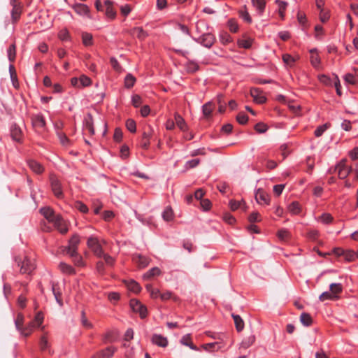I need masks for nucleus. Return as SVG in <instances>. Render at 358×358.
Listing matches in <instances>:
<instances>
[{
	"label": "nucleus",
	"instance_id": "f257e3e1",
	"mask_svg": "<svg viewBox=\"0 0 358 358\" xmlns=\"http://www.w3.org/2000/svg\"><path fill=\"white\" fill-rule=\"evenodd\" d=\"M87 245L97 257L101 258V255H103V250L98 237L94 235L89 236L87 241Z\"/></svg>",
	"mask_w": 358,
	"mask_h": 358
},
{
	"label": "nucleus",
	"instance_id": "f03ea898",
	"mask_svg": "<svg viewBox=\"0 0 358 358\" xmlns=\"http://www.w3.org/2000/svg\"><path fill=\"white\" fill-rule=\"evenodd\" d=\"M17 264L20 267V273L22 274L29 275L36 268L34 260L28 257H24L22 261H18Z\"/></svg>",
	"mask_w": 358,
	"mask_h": 358
},
{
	"label": "nucleus",
	"instance_id": "7ed1b4c3",
	"mask_svg": "<svg viewBox=\"0 0 358 358\" xmlns=\"http://www.w3.org/2000/svg\"><path fill=\"white\" fill-rule=\"evenodd\" d=\"M129 305L133 311L138 313L142 319L145 318L147 317V308L145 306L143 305L138 300L136 299H131Z\"/></svg>",
	"mask_w": 358,
	"mask_h": 358
},
{
	"label": "nucleus",
	"instance_id": "20e7f679",
	"mask_svg": "<svg viewBox=\"0 0 358 358\" xmlns=\"http://www.w3.org/2000/svg\"><path fill=\"white\" fill-rule=\"evenodd\" d=\"M50 181L52 191L54 195L58 199H62L64 196V194L60 181L56 176L53 175L50 176Z\"/></svg>",
	"mask_w": 358,
	"mask_h": 358
},
{
	"label": "nucleus",
	"instance_id": "39448f33",
	"mask_svg": "<svg viewBox=\"0 0 358 358\" xmlns=\"http://www.w3.org/2000/svg\"><path fill=\"white\" fill-rule=\"evenodd\" d=\"M347 160H341L336 166V170L338 171L339 178L345 179L352 171V167L346 164Z\"/></svg>",
	"mask_w": 358,
	"mask_h": 358
},
{
	"label": "nucleus",
	"instance_id": "423d86ee",
	"mask_svg": "<svg viewBox=\"0 0 358 358\" xmlns=\"http://www.w3.org/2000/svg\"><path fill=\"white\" fill-rule=\"evenodd\" d=\"M153 130L151 127L145 129L142 134L139 145L143 150H148L150 145V139L152 137Z\"/></svg>",
	"mask_w": 358,
	"mask_h": 358
},
{
	"label": "nucleus",
	"instance_id": "0eeeda50",
	"mask_svg": "<svg viewBox=\"0 0 358 358\" xmlns=\"http://www.w3.org/2000/svg\"><path fill=\"white\" fill-rule=\"evenodd\" d=\"M31 123L36 129L44 130L45 128V120L43 114L36 113L31 116Z\"/></svg>",
	"mask_w": 358,
	"mask_h": 358
},
{
	"label": "nucleus",
	"instance_id": "6e6552de",
	"mask_svg": "<svg viewBox=\"0 0 358 358\" xmlns=\"http://www.w3.org/2000/svg\"><path fill=\"white\" fill-rule=\"evenodd\" d=\"M54 227L62 234H65L69 231L67 222L63 219L61 215H58L52 222Z\"/></svg>",
	"mask_w": 358,
	"mask_h": 358
},
{
	"label": "nucleus",
	"instance_id": "1a4fd4ad",
	"mask_svg": "<svg viewBox=\"0 0 358 358\" xmlns=\"http://www.w3.org/2000/svg\"><path fill=\"white\" fill-rule=\"evenodd\" d=\"M196 41L206 48H210L215 41V37L213 34L206 33L201 34Z\"/></svg>",
	"mask_w": 358,
	"mask_h": 358
},
{
	"label": "nucleus",
	"instance_id": "9d476101",
	"mask_svg": "<svg viewBox=\"0 0 358 358\" xmlns=\"http://www.w3.org/2000/svg\"><path fill=\"white\" fill-rule=\"evenodd\" d=\"M80 243V237L78 234H74L69 241L66 247V253H74L78 251V245Z\"/></svg>",
	"mask_w": 358,
	"mask_h": 358
},
{
	"label": "nucleus",
	"instance_id": "9b49d317",
	"mask_svg": "<svg viewBox=\"0 0 358 358\" xmlns=\"http://www.w3.org/2000/svg\"><path fill=\"white\" fill-rule=\"evenodd\" d=\"M72 8L79 15L91 18L90 10L88 6L84 3H76L72 6Z\"/></svg>",
	"mask_w": 358,
	"mask_h": 358
},
{
	"label": "nucleus",
	"instance_id": "f8f14e48",
	"mask_svg": "<svg viewBox=\"0 0 358 358\" xmlns=\"http://www.w3.org/2000/svg\"><path fill=\"white\" fill-rule=\"evenodd\" d=\"M133 262L138 266L140 268H144L148 266L150 262V259L148 257L135 254L132 257Z\"/></svg>",
	"mask_w": 358,
	"mask_h": 358
},
{
	"label": "nucleus",
	"instance_id": "ddd939ff",
	"mask_svg": "<svg viewBox=\"0 0 358 358\" xmlns=\"http://www.w3.org/2000/svg\"><path fill=\"white\" fill-rule=\"evenodd\" d=\"M117 351V348L114 346H108L103 350L96 353L92 358H110Z\"/></svg>",
	"mask_w": 358,
	"mask_h": 358
},
{
	"label": "nucleus",
	"instance_id": "4468645a",
	"mask_svg": "<svg viewBox=\"0 0 358 358\" xmlns=\"http://www.w3.org/2000/svg\"><path fill=\"white\" fill-rule=\"evenodd\" d=\"M250 95L253 98L254 101L257 103L262 104L265 103L266 101V96L264 95L263 92L259 88H251Z\"/></svg>",
	"mask_w": 358,
	"mask_h": 358
},
{
	"label": "nucleus",
	"instance_id": "2eb2a0df",
	"mask_svg": "<svg viewBox=\"0 0 358 358\" xmlns=\"http://www.w3.org/2000/svg\"><path fill=\"white\" fill-rule=\"evenodd\" d=\"M151 341L152 344L161 348H166L169 345L167 338L161 334H154L152 336Z\"/></svg>",
	"mask_w": 358,
	"mask_h": 358
},
{
	"label": "nucleus",
	"instance_id": "dca6fc26",
	"mask_svg": "<svg viewBox=\"0 0 358 358\" xmlns=\"http://www.w3.org/2000/svg\"><path fill=\"white\" fill-rule=\"evenodd\" d=\"M27 163L29 169L36 174H42L45 171L44 166L34 159H28Z\"/></svg>",
	"mask_w": 358,
	"mask_h": 358
},
{
	"label": "nucleus",
	"instance_id": "f3484780",
	"mask_svg": "<svg viewBox=\"0 0 358 358\" xmlns=\"http://www.w3.org/2000/svg\"><path fill=\"white\" fill-rule=\"evenodd\" d=\"M40 212L50 223H52L55 218L59 215V214H56L53 209L50 207L41 208Z\"/></svg>",
	"mask_w": 358,
	"mask_h": 358
},
{
	"label": "nucleus",
	"instance_id": "a211bd4d",
	"mask_svg": "<svg viewBox=\"0 0 358 358\" xmlns=\"http://www.w3.org/2000/svg\"><path fill=\"white\" fill-rule=\"evenodd\" d=\"M255 199L259 204H269L270 196L263 189H259L255 193Z\"/></svg>",
	"mask_w": 358,
	"mask_h": 358
},
{
	"label": "nucleus",
	"instance_id": "6ab92c4d",
	"mask_svg": "<svg viewBox=\"0 0 358 358\" xmlns=\"http://www.w3.org/2000/svg\"><path fill=\"white\" fill-rule=\"evenodd\" d=\"M10 136L12 139L17 142H21L22 139V131L19 126L14 124L10 127Z\"/></svg>",
	"mask_w": 358,
	"mask_h": 358
},
{
	"label": "nucleus",
	"instance_id": "aec40b11",
	"mask_svg": "<svg viewBox=\"0 0 358 358\" xmlns=\"http://www.w3.org/2000/svg\"><path fill=\"white\" fill-rule=\"evenodd\" d=\"M174 120L176 125L180 129L182 132H186L188 131V126L185 120V119L178 113H174Z\"/></svg>",
	"mask_w": 358,
	"mask_h": 358
},
{
	"label": "nucleus",
	"instance_id": "412c9836",
	"mask_svg": "<svg viewBox=\"0 0 358 358\" xmlns=\"http://www.w3.org/2000/svg\"><path fill=\"white\" fill-rule=\"evenodd\" d=\"M254 43V38L243 35L242 38L237 41V45L241 48L250 49Z\"/></svg>",
	"mask_w": 358,
	"mask_h": 358
},
{
	"label": "nucleus",
	"instance_id": "4be33fe9",
	"mask_svg": "<svg viewBox=\"0 0 358 358\" xmlns=\"http://www.w3.org/2000/svg\"><path fill=\"white\" fill-rule=\"evenodd\" d=\"M310 64L315 69H318L321 64V59L317 52V50L316 48L311 49L310 50Z\"/></svg>",
	"mask_w": 358,
	"mask_h": 358
},
{
	"label": "nucleus",
	"instance_id": "5701e85b",
	"mask_svg": "<svg viewBox=\"0 0 358 358\" xmlns=\"http://www.w3.org/2000/svg\"><path fill=\"white\" fill-rule=\"evenodd\" d=\"M180 343L185 346L189 347L191 350H198V348L193 343L192 341V336L190 334H187L182 336Z\"/></svg>",
	"mask_w": 358,
	"mask_h": 358
},
{
	"label": "nucleus",
	"instance_id": "b1692460",
	"mask_svg": "<svg viewBox=\"0 0 358 358\" xmlns=\"http://www.w3.org/2000/svg\"><path fill=\"white\" fill-rule=\"evenodd\" d=\"M35 328H37V327L34 324V322L31 321L25 327H23L19 332L23 336L28 337L32 334Z\"/></svg>",
	"mask_w": 358,
	"mask_h": 358
},
{
	"label": "nucleus",
	"instance_id": "393cba45",
	"mask_svg": "<svg viewBox=\"0 0 358 358\" xmlns=\"http://www.w3.org/2000/svg\"><path fill=\"white\" fill-rule=\"evenodd\" d=\"M252 6L255 8L257 13L262 15L266 8L265 0H251Z\"/></svg>",
	"mask_w": 358,
	"mask_h": 358
},
{
	"label": "nucleus",
	"instance_id": "a878e982",
	"mask_svg": "<svg viewBox=\"0 0 358 358\" xmlns=\"http://www.w3.org/2000/svg\"><path fill=\"white\" fill-rule=\"evenodd\" d=\"M13 8L11 10V17L13 22H17L21 15V8L15 4V0H10Z\"/></svg>",
	"mask_w": 358,
	"mask_h": 358
},
{
	"label": "nucleus",
	"instance_id": "bb28decb",
	"mask_svg": "<svg viewBox=\"0 0 358 358\" xmlns=\"http://www.w3.org/2000/svg\"><path fill=\"white\" fill-rule=\"evenodd\" d=\"M287 210L292 215H297L301 213L302 208L299 202L295 201L288 205Z\"/></svg>",
	"mask_w": 358,
	"mask_h": 358
},
{
	"label": "nucleus",
	"instance_id": "cd10ccee",
	"mask_svg": "<svg viewBox=\"0 0 358 358\" xmlns=\"http://www.w3.org/2000/svg\"><path fill=\"white\" fill-rule=\"evenodd\" d=\"M215 106L211 101L206 103L202 106V113L205 118L208 119L211 117Z\"/></svg>",
	"mask_w": 358,
	"mask_h": 358
},
{
	"label": "nucleus",
	"instance_id": "c85d7f7f",
	"mask_svg": "<svg viewBox=\"0 0 358 358\" xmlns=\"http://www.w3.org/2000/svg\"><path fill=\"white\" fill-rule=\"evenodd\" d=\"M39 347H40L41 350H42V351L48 350L50 353L51 352L50 344L48 341L47 333H45L40 338Z\"/></svg>",
	"mask_w": 358,
	"mask_h": 358
},
{
	"label": "nucleus",
	"instance_id": "c756f323",
	"mask_svg": "<svg viewBox=\"0 0 358 358\" xmlns=\"http://www.w3.org/2000/svg\"><path fill=\"white\" fill-rule=\"evenodd\" d=\"M125 285H126L127 289L134 293L137 294V293L140 292L141 290V287L140 285L134 280H129L125 281Z\"/></svg>",
	"mask_w": 358,
	"mask_h": 358
},
{
	"label": "nucleus",
	"instance_id": "7c9ffc66",
	"mask_svg": "<svg viewBox=\"0 0 358 358\" xmlns=\"http://www.w3.org/2000/svg\"><path fill=\"white\" fill-rule=\"evenodd\" d=\"M330 292L334 294V297L336 299L339 298V294L343 291V286L341 283H331L329 285Z\"/></svg>",
	"mask_w": 358,
	"mask_h": 358
},
{
	"label": "nucleus",
	"instance_id": "2f4dec72",
	"mask_svg": "<svg viewBox=\"0 0 358 358\" xmlns=\"http://www.w3.org/2000/svg\"><path fill=\"white\" fill-rule=\"evenodd\" d=\"M68 255L72 258L73 262L76 266L84 267L85 266V263L82 257L76 251L75 254L73 253H68Z\"/></svg>",
	"mask_w": 358,
	"mask_h": 358
},
{
	"label": "nucleus",
	"instance_id": "473e14b6",
	"mask_svg": "<svg viewBox=\"0 0 358 358\" xmlns=\"http://www.w3.org/2000/svg\"><path fill=\"white\" fill-rule=\"evenodd\" d=\"M255 339L256 338L254 334H251L247 337H245L240 344V348L243 349H248V348L253 345V343L255 342Z\"/></svg>",
	"mask_w": 358,
	"mask_h": 358
},
{
	"label": "nucleus",
	"instance_id": "72a5a7b5",
	"mask_svg": "<svg viewBox=\"0 0 358 358\" xmlns=\"http://www.w3.org/2000/svg\"><path fill=\"white\" fill-rule=\"evenodd\" d=\"M229 207L232 210H236L238 208L243 209V210H246V205L243 200L236 201V200H230L229 201Z\"/></svg>",
	"mask_w": 358,
	"mask_h": 358
},
{
	"label": "nucleus",
	"instance_id": "f704fd0d",
	"mask_svg": "<svg viewBox=\"0 0 358 358\" xmlns=\"http://www.w3.org/2000/svg\"><path fill=\"white\" fill-rule=\"evenodd\" d=\"M162 218L166 222H170L174 219V213L170 206H166L162 213Z\"/></svg>",
	"mask_w": 358,
	"mask_h": 358
},
{
	"label": "nucleus",
	"instance_id": "c9c22d12",
	"mask_svg": "<svg viewBox=\"0 0 358 358\" xmlns=\"http://www.w3.org/2000/svg\"><path fill=\"white\" fill-rule=\"evenodd\" d=\"M59 268L64 274L69 275L76 274L74 268L64 262H61L59 264Z\"/></svg>",
	"mask_w": 358,
	"mask_h": 358
},
{
	"label": "nucleus",
	"instance_id": "e433bc0d",
	"mask_svg": "<svg viewBox=\"0 0 358 358\" xmlns=\"http://www.w3.org/2000/svg\"><path fill=\"white\" fill-rule=\"evenodd\" d=\"M160 274L161 270L158 267L155 266L145 273L143 275V278L144 280H150L155 276L159 275Z\"/></svg>",
	"mask_w": 358,
	"mask_h": 358
},
{
	"label": "nucleus",
	"instance_id": "4c0bfd02",
	"mask_svg": "<svg viewBox=\"0 0 358 358\" xmlns=\"http://www.w3.org/2000/svg\"><path fill=\"white\" fill-rule=\"evenodd\" d=\"M44 321V315L43 312L38 311L34 316V320L31 322H34V324L38 328H41V331H43L45 329L44 326H42V324Z\"/></svg>",
	"mask_w": 358,
	"mask_h": 358
},
{
	"label": "nucleus",
	"instance_id": "58836bf2",
	"mask_svg": "<svg viewBox=\"0 0 358 358\" xmlns=\"http://www.w3.org/2000/svg\"><path fill=\"white\" fill-rule=\"evenodd\" d=\"M106 15L110 20H113L116 16V11L114 10L112 3L109 1H106Z\"/></svg>",
	"mask_w": 358,
	"mask_h": 358
},
{
	"label": "nucleus",
	"instance_id": "ea45409f",
	"mask_svg": "<svg viewBox=\"0 0 358 358\" xmlns=\"http://www.w3.org/2000/svg\"><path fill=\"white\" fill-rule=\"evenodd\" d=\"M116 339V334L114 331L108 330L103 335V343H113Z\"/></svg>",
	"mask_w": 358,
	"mask_h": 358
},
{
	"label": "nucleus",
	"instance_id": "a19ab883",
	"mask_svg": "<svg viewBox=\"0 0 358 358\" xmlns=\"http://www.w3.org/2000/svg\"><path fill=\"white\" fill-rule=\"evenodd\" d=\"M224 347V345L222 343L219 342H214V343H209L206 344H203L202 345V348L203 350L206 351H212L214 350V349L216 348V350H218Z\"/></svg>",
	"mask_w": 358,
	"mask_h": 358
},
{
	"label": "nucleus",
	"instance_id": "79ce46f5",
	"mask_svg": "<svg viewBox=\"0 0 358 358\" xmlns=\"http://www.w3.org/2000/svg\"><path fill=\"white\" fill-rule=\"evenodd\" d=\"M283 62L288 66H294L296 61L299 59V57H294L289 54H284L282 57Z\"/></svg>",
	"mask_w": 358,
	"mask_h": 358
},
{
	"label": "nucleus",
	"instance_id": "37998d69",
	"mask_svg": "<svg viewBox=\"0 0 358 358\" xmlns=\"http://www.w3.org/2000/svg\"><path fill=\"white\" fill-rule=\"evenodd\" d=\"M7 56L10 62H13L16 57V45L12 43L7 50Z\"/></svg>",
	"mask_w": 358,
	"mask_h": 358
},
{
	"label": "nucleus",
	"instance_id": "c03bdc74",
	"mask_svg": "<svg viewBox=\"0 0 358 358\" xmlns=\"http://www.w3.org/2000/svg\"><path fill=\"white\" fill-rule=\"evenodd\" d=\"M132 34L141 40H143L148 36L146 31L142 27H134L132 29Z\"/></svg>",
	"mask_w": 358,
	"mask_h": 358
},
{
	"label": "nucleus",
	"instance_id": "a18cd8bd",
	"mask_svg": "<svg viewBox=\"0 0 358 358\" xmlns=\"http://www.w3.org/2000/svg\"><path fill=\"white\" fill-rule=\"evenodd\" d=\"M236 330L240 332L244 329V322L238 315L232 314Z\"/></svg>",
	"mask_w": 358,
	"mask_h": 358
},
{
	"label": "nucleus",
	"instance_id": "49530a36",
	"mask_svg": "<svg viewBox=\"0 0 358 358\" xmlns=\"http://www.w3.org/2000/svg\"><path fill=\"white\" fill-rule=\"evenodd\" d=\"M275 3L278 5V13L280 16L283 18L285 10L287 8V6L288 5L287 2L282 0H275Z\"/></svg>",
	"mask_w": 358,
	"mask_h": 358
},
{
	"label": "nucleus",
	"instance_id": "de8ad7c7",
	"mask_svg": "<svg viewBox=\"0 0 358 358\" xmlns=\"http://www.w3.org/2000/svg\"><path fill=\"white\" fill-rule=\"evenodd\" d=\"M82 40H83V43L85 46H90L93 43L92 35L87 32H84L82 34Z\"/></svg>",
	"mask_w": 358,
	"mask_h": 358
},
{
	"label": "nucleus",
	"instance_id": "09e8293b",
	"mask_svg": "<svg viewBox=\"0 0 358 358\" xmlns=\"http://www.w3.org/2000/svg\"><path fill=\"white\" fill-rule=\"evenodd\" d=\"M301 322L306 327L311 325L313 320L311 316L306 313H303L300 316Z\"/></svg>",
	"mask_w": 358,
	"mask_h": 358
},
{
	"label": "nucleus",
	"instance_id": "8fccbe9b",
	"mask_svg": "<svg viewBox=\"0 0 358 358\" xmlns=\"http://www.w3.org/2000/svg\"><path fill=\"white\" fill-rule=\"evenodd\" d=\"M227 26L230 31L232 33H236L239 29V26L237 21L233 18H231L228 20Z\"/></svg>",
	"mask_w": 358,
	"mask_h": 358
},
{
	"label": "nucleus",
	"instance_id": "3c124183",
	"mask_svg": "<svg viewBox=\"0 0 358 358\" xmlns=\"http://www.w3.org/2000/svg\"><path fill=\"white\" fill-rule=\"evenodd\" d=\"M136 83V78L130 73L127 74L124 78V86L126 88L132 87Z\"/></svg>",
	"mask_w": 358,
	"mask_h": 358
},
{
	"label": "nucleus",
	"instance_id": "603ef678",
	"mask_svg": "<svg viewBox=\"0 0 358 358\" xmlns=\"http://www.w3.org/2000/svg\"><path fill=\"white\" fill-rule=\"evenodd\" d=\"M57 285L55 284H52V293L55 296V298L57 301V302L59 303V306H62L63 305V301H62V294L60 293L59 291L57 290Z\"/></svg>",
	"mask_w": 358,
	"mask_h": 358
},
{
	"label": "nucleus",
	"instance_id": "864d4df0",
	"mask_svg": "<svg viewBox=\"0 0 358 358\" xmlns=\"http://www.w3.org/2000/svg\"><path fill=\"white\" fill-rule=\"evenodd\" d=\"M146 289L150 293L151 298L157 299L160 297L161 294L159 293V290L158 289L153 288L151 285H147Z\"/></svg>",
	"mask_w": 358,
	"mask_h": 358
},
{
	"label": "nucleus",
	"instance_id": "5fc2aeb1",
	"mask_svg": "<svg viewBox=\"0 0 358 358\" xmlns=\"http://www.w3.org/2000/svg\"><path fill=\"white\" fill-rule=\"evenodd\" d=\"M330 127V124L328 123L320 125L317 127V129L315 130L314 134L316 137L321 136L324 131Z\"/></svg>",
	"mask_w": 358,
	"mask_h": 358
},
{
	"label": "nucleus",
	"instance_id": "6e6d98bb",
	"mask_svg": "<svg viewBox=\"0 0 358 358\" xmlns=\"http://www.w3.org/2000/svg\"><path fill=\"white\" fill-rule=\"evenodd\" d=\"M219 37L220 42L224 45L230 43L233 41L231 36L227 32L221 33Z\"/></svg>",
	"mask_w": 358,
	"mask_h": 358
},
{
	"label": "nucleus",
	"instance_id": "4d7b16f0",
	"mask_svg": "<svg viewBox=\"0 0 358 358\" xmlns=\"http://www.w3.org/2000/svg\"><path fill=\"white\" fill-rule=\"evenodd\" d=\"M23 323L24 315L22 313H18L15 320V324L18 331H20L21 329L23 327Z\"/></svg>",
	"mask_w": 358,
	"mask_h": 358
},
{
	"label": "nucleus",
	"instance_id": "13d9d810",
	"mask_svg": "<svg viewBox=\"0 0 358 358\" xmlns=\"http://www.w3.org/2000/svg\"><path fill=\"white\" fill-rule=\"evenodd\" d=\"M318 220L324 224H330L333 221V217L329 213H323Z\"/></svg>",
	"mask_w": 358,
	"mask_h": 358
},
{
	"label": "nucleus",
	"instance_id": "bf43d9fd",
	"mask_svg": "<svg viewBox=\"0 0 358 358\" xmlns=\"http://www.w3.org/2000/svg\"><path fill=\"white\" fill-rule=\"evenodd\" d=\"M80 87H88L92 85V80L85 75H82L79 78Z\"/></svg>",
	"mask_w": 358,
	"mask_h": 358
},
{
	"label": "nucleus",
	"instance_id": "052dcab7",
	"mask_svg": "<svg viewBox=\"0 0 358 358\" xmlns=\"http://www.w3.org/2000/svg\"><path fill=\"white\" fill-rule=\"evenodd\" d=\"M318 80L321 83L324 84L326 86H331L332 85L331 79L327 75L322 74V75L318 76Z\"/></svg>",
	"mask_w": 358,
	"mask_h": 358
},
{
	"label": "nucleus",
	"instance_id": "680f3d73",
	"mask_svg": "<svg viewBox=\"0 0 358 358\" xmlns=\"http://www.w3.org/2000/svg\"><path fill=\"white\" fill-rule=\"evenodd\" d=\"M200 163V160L199 159H193L191 160H188L186 162L185 164V168L186 170L191 169L196 167Z\"/></svg>",
	"mask_w": 358,
	"mask_h": 358
},
{
	"label": "nucleus",
	"instance_id": "e2e57ef3",
	"mask_svg": "<svg viewBox=\"0 0 358 358\" xmlns=\"http://www.w3.org/2000/svg\"><path fill=\"white\" fill-rule=\"evenodd\" d=\"M268 129V127L263 122H258L255 125V129L259 134L265 133Z\"/></svg>",
	"mask_w": 358,
	"mask_h": 358
},
{
	"label": "nucleus",
	"instance_id": "0e129e2a",
	"mask_svg": "<svg viewBox=\"0 0 358 358\" xmlns=\"http://www.w3.org/2000/svg\"><path fill=\"white\" fill-rule=\"evenodd\" d=\"M143 103V99L138 94H134L131 96V104L134 108H138Z\"/></svg>",
	"mask_w": 358,
	"mask_h": 358
},
{
	"label": "nucleus",
	"instance_id": "69168bd1",
	"mask_svg": "<svg viewBox=\"0 0 358 358\" xmlns=\"http://www.w3.org/2000/svg\"><path fill=\"white\" fill-rule=\"evenodd\" d=\"M126 127L131 133H136V124L133 119H128L126 121Z\"/></svg>",
	"mask_w": 358,
	"mask_h": 358
},
{
	"label": "nucleus",
	"instance_id": "338daca9",
	"mask_svg": "<svg viewBox=\"0 0 358 358\" xmlns=\"http://www.w3.org/2000/svg\"><path fill=\"white\" fill-rule=\"evenodd\" d=\"M320 20L322 22V23H325L327 22L329 18H330V13H329V10H325L324 9H321V10H320Z\"/></svg>",
	"mask_w": 358,
	"mask_h": 358
},
{
	"label": "nucleus",
	"instance_id": "774afa93",
	"mask_svg": "<svg viewBox=\"0 0 358 358\" xmlns=\"http://www.w3.org/2000/svg\"><path fill=\"white\" fill-rule=\"evenodd\" d=\"M58 37L60 40L63 41H67L70 40V34L66 29H63L59 31L58 34Z\"/></svg>",
	"mask_w": 358,
	"mask_h": 358
}]
</instances>
